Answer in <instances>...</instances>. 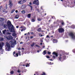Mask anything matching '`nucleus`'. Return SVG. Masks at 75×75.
<instances>
[{
	"mask_svg": "<svg viewBox=\"0 0 75 75\" xmlns=\"http://www.w3.org/2000/svg\"><path fill=\"white\" fill-rule=\"evenodd\" d=\"M7 24L8 25H5L4 26V28H7L8 27L9 31H10V32L15 33V31H14V26L13 25L11 24V22L8 21L7 22Z\"/></svg>",
	"mask_w": 75,
	"mask_h": 75,
	"instance_id": "f257e3e1",
	"label": "nucleus"
},
{
	"mask_svg": "<svg viewBox=\"0 0 75 75\" xmlns=\"http://www.w3.org/2000/svg\"><path fill=\"white\" fill-rule=\"evenodd\" d=\"M4 44L3 42H1L0 43V51L1 50V54H3V50L2 48H3V47L4 46Z\"/></svg>",
	"mask_w": 75,
	"mask_h": 75,
	"instance_id": "f03ea898",
	"label": "nucleus"
},
{
	"mask_svg": "<svg viewBox=\"0 0 75 75\" xmlns=\"http://www.w3.org/2000/svg\"><path fill=\"white\" fill-rule=\"evenodd\" d=\"M5 47L6 48V49L8 50H10V45L9 43L7 42L6 43V45H5Z\"/></svg>",
	"mask_w": 75,
	"mask_h": 75,
	"instance_id": "7ed1b4c3",
	"label": "nucleus"
},
{
	"mask_svg": "<svg viewBox=\"0 0 75 75\" xmlns=\"http://www.w3.org/2000/svg\"><path fill=\"white\" fill-rule=\"evenodd\" d=\"M69 35L71 36L72 39H75V33H70Z\"/></svg>",
	"mask_w": 75,
	"mask_h": 75,
	"instance_id": "20e7f679",
	"label": "nucleus"
},
{
	"mask_svg": "<svg viewBox=\"0 0 75 75\" xmlns=\"http://www.w3.org/2000/svg\"><path fill=\"white\" fill-rule=\"evenodd\" d=\"M25 2H26V0H21L18 1V4H23L24 3H25Z\"/></svg>",
	"mask_w": 75,
	"mask_h": 75,
	"instance_id": "39448f33",
	"label": "nucleus"
},
{
	"mask_svg": "<svg viewBox=\"0 0 75 75\" xmlns=\"http://www.w3.org/2000/svg\"><path fill=\"white\" fill-rule=\"evenodd\" d=\"M34 4L36 5H39V1L38 0H35L33 3Z\"/></svg>",
	"mask_w": 75,
	"mask_h": 75,
	"instance_id": "423d86ee",
	"label": "nucleus"
},
{
	"mask_svg": "<svg viewBox=\"0 0 75 75\" xmlns=\"http://www.w3.org/2000/svg\"><path fill=\"white\" fill-rule=\"evenodd\" d=\"M58 31L59 33H62L64 31V29L62 28H59L58 29Z\"/></svg>",
	"mask_w": 75,
	"mask_h": 75,
	"instance_id": "0eeeda50",
	"label": "nucleus"
},
{
	"mask_svg": "<svg viewBox=\"0 0 75 75\" xmlns=\"http://www.w3.org/2000/svg\"><path fill=\"white\" fill-rule=\"evenodd\" d=\"M20 28H22V29L21 30V31H24L26 30V28L24 27L23 26H21L20 27Z\"/></svg>",
	"mask_w": 75,
	"mask_h": 75,
	"instance_id": "6e6552de",
	"label": "nucleus"
},
{
	"mask_svg": "<svg viewBox=\"0 0 75 75\" xmlns=\"http://www.w3.org/2000/svg\"><path fill=\"white\" fill-rule=\"evenodd\" d=\"M6 38L7 40H11L13 39V37H12L11 36L9 35V36H8L7 37H6Z\"/></svg>",
	"mask_w": 75,
	"mask_h": 75,
	"instance_id": "1a4fd4ad",
	"label": "nucleus"
},
{
	"mask_svg": "<svg viewBox=\"0 0 75 75\" xmlns=\"http://www.w3.org/2000/svg\"><path fill=\"white\" fill-rule=\"evenodd\" d=\"M9 43L11 44V47L14 46V42L13 41H11Z\"/></svg>",
	"mask_w": 75,
	"mask_h": 75,
	"instance_id": "9d476101",
	"label": "nucleus"
},
{
	"mask_svg": "<svg viewBox=\"0 0 75 75\" xmlns=\"http://www.w3.org/2000/svg\"><path fill=\"white\" fill-rule=\"evenodd\" d=\"M9 7L10 8H11V7H12V1H11L10 0H9Z\"/></svg>",
	"mask_w": 75,
	"mask_h": 75,
	"instance_id": "9b49d317",
	"label": "nucleus"
},
{
	"mask_svg": "<svg viewBox=\"0 0 75 75\" xmlns=\"http://www.w3.org/2000/svg\"><path fill=\"white\" fill-rule=\"evenodd\" d=\"M38 32H44V31L41 30V28H38L37 30Z\"/></svg>",
	"mask_w": 75,
	"mask_h": 75,
	"instance_id": "f8f14e48",
	"label": "nucleus"
},
{
	"mask_svg": "<svg viewBox=\"0 0 75 75\" xmlns=\"http://www.w3.org/2000/svg\"><path fill=\"white\" fill-rule=\"evenodd\" d=\"M22 9H24L26 8V6L25 5H23L21 7Z\"/></svg>",
	"mask_w": 75,
	"mask_h": 75,
	"instance_id": "ddd939ff",
	"label": "nucleus"
},
{
	"mask_svg": "<svg viewBox=\"0 0 75 75\" xmlns=\"http://www.w3.org/2000/svg\"><path fill=\"white\" fill-rule=\"evenodd\" d=\"M53 43H57L58 42V40L56 39H53Z\"/></svg>",
	"mask_w": 75,
	"mask_h": 75,
	"instance_id": "4468645a",
	"label": "nucleus"
},
{
	"mask_svg": "<svg viewBox=\"0 0 75 75\" xmlns=\"http://www.w3.org/2000/svg\"><path fill=\"white\" fill-rule=\"evenodd\" d=\"M19 17V15H16L15 16V18H16V19H18V18Z\"/></svg>",
	"mask_w": 75,
	"mask_h": 75,
	"instance_id": "2eb2a0df",
	"label": "nucleus"
},
{
	"mask_svg": "<svg viewBox=\"0 0 75 75\" xmlns=\"http://www.w3.org/2000/svg\"><path fill=\"white\" fill-rule=\"evenodd\" d=\"M53 54L55 55L56 57H58V54H57V53H56L55 52H53Z\"/></svg>",
	"mask_w": 75,
	"mask_h": 75,
	"instance_id": "dca6fc26",
	"label": "nucleus"
},
{
	"mask_svg": "<svg viewBox=\"0 0 75 75\" xmlns=\"http://www.w3.org/2000/svg\"><path fill=\"white\" fill-rule=\"evenodd\" d=\"M6 29H5L3 31V34H6Z\"/></svg>",
	"mask_w": 75,
	"mask_h": 75,
	"instance_id": "f3484780",
	"label": "nucleus"
},
{
	"mask_svg": "<svg viewBox=\"0 0 75 75\" xmlns=\"http://www.w3.org/2000/svg\"><path fill=\"white\" fill-rule=\"evenodd\" d=\"M4 21V18H0V21Z\"/></svg>",
	"mask_w": 75,
	"mask_h": 75,
	"instance_id": "a211bd4d",
	"label": "nucleus"
},
{
	"mask_svg": "<svg viewBox=\"0 0 75 75\" xmlns=\"http://www.w3.org/2000/svg\"><path fill=\"white\" fill-rule=\"evenodd\" d=\"M12 35H13L14 37H15V36H16V35H17V34H16V33H12Z\"/></svg>",
	"mask_w": 75,
	"mask_h": 75,
	"instance_id": "6ab92c4d",
	"label": "nucleus"
},
{
	"mask_svg": "<svg viewBox=\"0 0 75 75\" xmlns=\"http://www.w3.org/2000/svg\"><path fill=\"white\" fill-rule=\"evenodd\" d=\"M42 54H43V55H45L47 54V52H46V50H44L43 51V53H42Z\"/></svg>",
	"mask_w": 75,
	"mask_h": 75,
	"instance_id": "aec40b11",
	"label": "nucleus"
},
{
	"mask_svg": "<svg viewBox=\"0 0 75 75\" xmlns=\"http://www.w3.org/2000/svg\"><path fill=\"white\" fill-rule=\"evenodd\" d=\"M30 17H31V14H28V18H30Z\"/></svg>",
	"mask_w": 75,
	"mask_h": 75,
	"instance_id": "412c9836",
	"label": "nucleus"
},
{
	"mask_svg": "<svg viewBox=\"0 0 75 75\" xmlns=\"http://www.w3.org/2000/svg\"><path fill=\"white\" fill-rule=\"evenodd\" d=\"M3 11L4 13H7V11H6V10L4 9H3Z\"/></svg>",
	"mask_w": 75,
	"mask_h": 75,
	"instance_id": "4be33fe9",
	"label": "nucleus"
},
{
	"mask_svg": "<svg viewBox=\"0 0 75 75\" xmlns=\"http://www.w3.org/2000/svg\"><path fill=\"white\" fill-rule=\"evenodd\" d=\"M71 28H72L73 29H74V28H75V26L74 25H72L71 26Z\"/></svg>",
	"mask_w": 75,
	"mask_h": 75,
	"instance_id": "5701e85b",
	"label": "nucleus"
},
{
	"mask_svg": "<svg viewBox=\"0 0 75 75\" xmlns=\"http://www.w3.org/2000/svg\"><path fill=\"white\" fill-rule=\"evenodd\" d=\"M21 13L23 14H24L25 13V10H23L21 11Z\"/></svg>",
	"mask_w": 75,
	"mask_h": 75,
	"instance_id": "b1692460",
	"label": "nucleus"
},
{
	"mask_svg": "<svg viewBox=\"0 0 75 75\" xmlns=\"http://www.w3.org/2000/svg\"><path fill=\"white\" fill-rule=\"evenodd\" d=\"M35 45V43L33 42V44L31 45V47H34Z\"/></svg>",
	"mask_w": 75,
	"mask_h": 75,
	"instance_id": "393cba45",
	"label": "nucleus"
},
{
	"mask_svg": "<svg viewBox=\"0 0 75 75\" xmlns=\"http://www.w3.org/2000/svg\"><path fill=\"white\" fill-rule=\"evenodd\" d=\"M14 11H15V9H13L11 11V14H12V13H13Z\"/></svg>",
	"mask_w": 75,
	"mask_h": 75,
	"instance_id": "a878e982",
	"label": "nucleus"
},
{
	"mask_svg": "<svg viewBox=\"0 0 75 75\" xmlns=\"http://www.w3.org/2000/svg\"><path fill=\"white\" fill-rule=\"evenodd\" d=\"M61 24H62V25H64V23L63 21H62Z\"/></svg>",
	"mask_w": 75,
	"mask_h": 75,
	"instance_id": "bb28decb",
	"label": "nucleus"
},
{
	"mask_svg": "<svg viewBox=\"0 0 75 75\" xmlns=\"http://www.w3.org/2000/svg\"><path fill=\"white\" fill-rule=\"evenodd\" d=\"M4 39L3 38H0V41H3Z\"/></svg>",
	"mask_w": 75,
	"mask_h": 75,
	"instance_id": "cd10ccee",
	"label": "nucleus"
},
{
	"mask_svg": "<svg viewBox=\"0 0 75 75\" xmlns=\"http://www.w3.org/2000/svg\"><path fill=\"white\" fill-rule=\"evenodd\" d=\"M38 21H41V18H38Z\"/></svg>",
	"mask_w": 75,
	"mask_h": 75,
	"instance_id": "c85d7f7f",
	"label": "nucleus"
},
{
	"mask_svg": "<svg viewBox=\"0 0 75 75\" xmlns=\"http://www.w3.org/2000/svg\"><path fill=\"white\" fill-rule=\"evenodd\" d=\"M10 73L11 74H14V71H11Z\"/></svg>",
	"mask_w": 75,
	"mask_h": 75,
	"instance_id": "c756f323",
	"label": "nucleus"
},
{
	"mask_svg": "<svg viewBox=\"0 0 75 75\" xmlns=\"http://www.w3.org/2000/svg\"><path fill=\"white\" fill-rule=\"evenodd\" d=\"M6 34H8V35H11V33H9L8 32L6 33Z\"/></svg>",
	"mask_w": 75,
	"mask_h": 75,
	"instance_id": "7c9ffc66",
	"label": "nucleus"
},
{
	"mask_svg": "<svg viewBox=\"0 0 75 75\" xmlns=\"http://www.w3.org/2000/svg\"><path fill=\"white\" fill-rule=\"evenodd\" d=\"M35 46L36 47H38V48H40V46H38V45H36Z\"/></svg>",
	"mask_w": 75,
	"mask_h": 75,
	"instance_id": "2f4dec72",
	"label": "nucleus"
},
{
	"mask_svg": "<svg viewBox=\"0 0 75 75\" xmlns=\"http://www.w3.org/2000/svg\"><path fill=\"white\" fill-rule=\"evenodd\" d=\"M29 6H30L31 8V10H33V6L30 5H29Z\"/></svg>",
	"mask_w": 75,
	"mask_h": 75,
	"instance_id": "473e14b6",
	"label": "nucleus"
},
{
	"mask_svg": "<svg viewBox=\"0 0 75 75\" xmlns=\"http://www.w3.org/2000/svg\"><path fill=\"white\" fill-rule=\"evenodd\" d=\"M14 44H17V42H16V40H15L14 41Z\"/></svg>",
	"mask_w": 75,
	"mask_h": 75,
	"instance_id": "72a5a7b5",
	"label": "nucleus"
},
{
	"mask_svg": "<svg viewBox=\"0 0 75 75\" xmlns=\"http://www.w3.org/2000/svg\"><path fill=\"white\" fill-rule=\"evenodd\" d=\"M29 64H27L26 66V67H29Z\"/></svg>",
	"mask_w": 75,
	"mask_h": 75,
	"instance_id": "f704fd0d",
	"label": "nucleus"
},
{
	"mask_svg": "<svg viewBox=\"0 0 75 75\" xmlns=\"http://www.w3.org/2000/svg\"><path fill=\"white\" fill-rule=\"evenodd\" d=\"M47 54H49V55H50V54H51V52L48 51L47 52Z\"/></svg>",
	"mask_w": 75,
	"mask_h": 75,
	"instance_id": "c9c22d12",
	"label": "nucleus"
},
{
	"mask_svg": "<svg viewBox=\"0 0 75 75\" xmlns=\"http://www.w3.org/2000/svg\"><path fill=\"white\" fill-rule=\"evenodd\" d=\"M32 22H34V21H35V20H34V19H33L32 20Z\"/></svg>",
	"mask_w": 75,
	"mask_h": 75,
	"instance_id": "e433bc0d",
	"label": "nucleus"
},
{
	"mask_svg": "<svg viewBox=\"0 0 75 75\" xmlns=\"http://www.w3.org/2000/svg\"><path fill=\"white\" fill-rule=\"evenodd\" d=\"M21 53V52H20V51H18V54H20Z\"/></svg>",
	"mask_w": 75,
	"mask_h": 75,
	"instance_id": "4c0bfd02",
	"label": "nucleus"
},
{
	"mask_svg": "<svg viewBox=\"0 0 75 75\" xmlns=\"http://www.w3.org/2000/svg\"><path fill=\"white\" fill-rule=\"evenodd\" d=\"M46 58H50V56H46Z\"/></svg>",
	"mask_w": 75,
	"mask_h": 75,
	"instance_id": "58836bf2",
	"label": "nucleus"
},
{
	"mask_svg": "<svg viewBox=\"0 0 75 75\" xmlns=\"http://www.w3.org/2000/svg\"><path fill=\"white\" fill-rule=\"evenodd\" d=\"M42 75H45V72H43V74Z\"/></svg>",
	"mask_w": 75,
	"mask_h": 75,
	"instance_id": "ea45409f",
	"label": "nucleus"
},
{
	"mask_svg": "<svg viewBox=\"0 0 75 75\" xmlns=\"http://www.w3.org/2000/svg\"><path fill=\"white\" fill-rule=\"evenodd\" d=\"M55 18V17L54 16H53L52 17V18Z\"/></svg>",
	"mask_w": 75,
	"mask_h": 75,
	"instance_id": "a19ab883",
	"label": "nucleus"
},
{
	"mask_svg": "<svg viewBox=\"0 0 75 75\" xmlns=\"http://www.w3.org/2000/svg\"><path fill=\"white\" fill-rule=\"evenodd\" d=\"M15 12H16V13H18V10H16L15 11Z\"/></svg>",
	"mask_w": 75,
	"mask_h": 75,
	"instance_id": "79ce46f5",
	"label": "nucleus"
},
{
	"mask_svg": "<svg viewBox=\"0 0 75 75\" xmlns=\"http://www.w3.org/2000/svg\"><path fill=\"white\" fill-rule=\"evenodd\" d=\"M18 53H16V55L17 57H18Z\"/></svg>",
	"mask_w": 75,
	"mask_h": 75,
	"instance_id": "37998d69",
	"label": "nucleus"
},
{
	"mask_svg": "<svg viewBox=\"0 0 75 75\" xmlns=\"http://www.w3.org/2000/svg\"><path fill=\"white\" fill-rule=\"evenodd\" d=\"M53 58H55V56H53Z\"/></svg>",
	"mask_w": 75,
	"mask_h": 75,
	"instance_id": "c03bdc74",
	"label": "nucleus"
},
{
	"mask_svg": "<svg viewBox=\"0 0 75 75\" xmlns=\"http://www.w3.org/2000/svg\"><path fill=\"white\" fill-rule=\"evenodd\" d=\"M20 72V71L19 70H18V72L19 73V72Z\"/></svg>",
	"mask_w": 75,
	"mask_h": 75,
	"instance_id": "a18cd8bd",
	"label": "nucleus"
},
{
	"mask_svg": "<svg viewBox=\"0 0 75 75\" xmlns=\"http://www.w3.org/2000/svg\"><path fill=\"white\" fill-rule=\"evenodd\" d=\"M2 7V6H0V10H1V8Z\"/></svg>",
	"mask_w": 75,
	"mask_h": 75,
	"instance_id": "49530a36",
	"label": "nucleus"
},
{
	"mask_svg": "<svg viewBox=\"0 0 75 75\" xmlns=\"http://www.w3.org/2000/svg\"><path fill=\"white\" fill-rule=\"evenodd\" d=\"M40 42H43V40H40Z\"/></svg>",
	"mask_w": 75,
	"mask_h": 75,
	"instance_id": "de8ad7c7",
	"label": "nucleus"
},
{
	"mask_svg": "<svg viewBox=\"0 0 75 75\" xmlns=\"http://www.w3.org/2000/svg\"><path fill=\"white\" fill-rule=\"evenodd\" d=\"M5 8L6 9H7V5H6V7H5Z\"/></svg>",
	"mask_w": 75,
	"mask_h": 75,
	"instance_id": "09e8293b",
	"label": "nucleus"
},
{
	"mask_svg": "<svg viewBox=\"0 0 75 75\" xmlns=\"http://www.w3.org/2000/svg\"><path fill=\"white\" fill-rule=\"evenodd\" d=\"M59 60H60H60L61 59V57H59Z\"/></svg>",
	"mask_w": 75,
	"mask_h": 75,
	"instance_id": "8fccbe9b",
	"label": "nucleus"
},
{
	"mask_svg": "<svg viewBox=\"0 0 75 75\" xmlns=\"http://www.w3.org/2000/svg\"><path fill=\"white\" fill-rule=\"evenodd\" d=\"M46 38H49V36L48 35H47L46 36Z\"/></svg>",
	"mask_w": 75,
	"mask_h": 75,
	"instance_id": "3c124183",
	"label": "nucleus"
},
{
	"mask_svg": "<svg viewBox=\"0 0 75 75\" xmlns=\"http://www.w3.org/2000/svg\"><path fill=\"white\" fill-rule=\"evenodd\" d=\"M13 55H14V54H15V52H13Z\"/></svg>",
	"mask_w": 75,
	"mask_h": 75,
	"instance_id": "603ef678",
	"label": "nucleus"
},
{
	"mask_svg": "<svg viewBox=\"0 0 75 75\" xmlns=\"http://www.w3.org/2000/svg\"><path fill=\"white\" fill-rule=\"evenodd\" d=\"M21 50V48H18V50Z\"/></svg>",
	"mask_w": 75,
	"mask_h": 75,
	"instance_id": "864d4df0",
	"label": "nucleus"
},
{
	"mask_svg": "<svg viewBox=\"0 0 75 75\" xmlns=\"http://www.w3.org/2000/svg\"><path fill=\"white\" fill-rule=\"evenodd\" d=\"M75 49H74L73 50V52L75 53Z\"/></svg>",
	"mask_w": 75,
	"mask_h": 75,
	"instance_id": "5fc2aeb1",
	"label": "nucleus"
},
{
	"mask_svg": "<svg viewBox=\"0 0 75 75\" xmlns=\"http://www.w3.org/2000/svg\"><path fill=\"white\" fill-rule=\"evenodd\" d=\"M20 44H23V42H21L20 43Z\"/></svg>",
	"mask_w": 75,
	"mask_h": 75,
	"instance_id": "6e6d98bb",
	"label": "nucleus"
},
{
	"mask_svg": "<svg viewBox=\"0 0 75 75\" xmlns=\"http://www.w3.org/2000/svg\"><path fill=\"white\" fill-rule=\"evenodd\" d=\"M16 28H18V26H16Z\"/></svg>",
	"mask_w": 75,
	"mask_h": 75,
	"instance_id": "4d7b16f0",
	"label": "nucleus"
},
{
	"mask_svg": "<svg viewBox=\"0 0 75 75\" xmlns=\"http://www.w3.org/2000/svg\"><path fill=\"white\" fill-rule=\"evenodd\" d=\"M33 38V36H31L30 37V38Z\"/></svg>",
	"mask_w": 75,
	"mask_h": 75,
	"instance_id": "13d9d810",
	"label": "nucleus"
},
{
	"mask_svg": "<svg viewBox=\"0 0 75 75\" xmlns=\"http://www.w3.org/2000/svg\"><path fill=\"white\" fill-rule=\"evenodd\" d=\"M29 4H30V5H31V3L30 2V3H29Z\"/></svg>",
	"mask_w": 75,
	"mask_h": 75,
	"instance_id": "bf43d9fd",
	"label": "nucleus"
},
{
	"mask_svg": "<svg viewBox=\"0 0 75 75\" xmlns=\"http://www.w3.org/2000/svg\"><path fill=\"white\" fill-rule=\"evenodd\" d=\"M49 60H50V61H53V60H52V59H49Z\"/></svg>",
	"mask_w": 75,
	"mask_h": 75,
	"instance_id": "052dcab7",
	"label": "nucleus"
},
{
	"mask_svg": "<svg viewBox=\"0 0 75 75\" xmlns=\"http://www.w3.org/2000/svg\"><path fill=\"white\" fill-rule=\"evenodd\" d=\"M30 34H33V32H31L30 33Z\"/></svg>",
	"mask_w": 75,
	"mask_h": 75,
	"instance_id": "680f3d73",
	"label": "nucleus"
},
{
	"mask_svg": "<svg viewBox=\"0 0 75 75\" xmlns=\"http://www.w3.org/2000/svg\"><path fill=\"white\" fill-rule=\"evenodd\" d=\"M43 48H45V46H44L43 47H42Z\"/></svg>",
	"mask_w": 75,
	"mask_h": 75,
	"instance_id": "e2e57ef3",
	"label": "nucleus"
},
{
	"mask_svg": "<svg viewBox=\"0 0 75 75\" xmlns=\"http://www.w3.org/2000/svg\"><path fill=\"white\" fill-rule=\"evenodd\" d=\"M37 52H39L40 51H39V50H38V51H37Z\"/></svg>",
	"mask_w": 75,
	"mask_h": 75,
	"instance_id": "0e129e2a",
	"label": "nucleus"
},
{
	"mask_svg": "<svg viewBox=\"0 0 75 75\" xmlns=\"http://www.w3.org/2000/svg\"><path fill=\"white\" fill-rule=\"evenodd\" d=\"M40 44V45H42V43H41Z\"/></svg>",
	"mask_w": 75,
	"mask_h": 75,
	"instance_id": "69168bd1",
	"label": "nucleus"
},
{
	"mask_svg": "<svg viewBox=\"0 0 75 75\" xmlns=\"http://www.w3.org/2000/svg\"><path fill=\"white\" fill-rule=\"evenodd\" d=\"M22 50H24V48H22Z\"/></svg>",
	"mask_w": 75,
	"mask_h": 75,
	"instance_id": "338daca9",
	"label": "nucleus"
},
{
	"mask_svg": "<svg viewBox=\"0 0 75 75\" xmlns=\"http://www.w3.org/2000/svg\"><path fill=\"white\" fill-rule=\"evenodd\" d=\"M23 67H25V65H24V64H23Z\"/></svg>",
	"mask_w": 75,
	"mask_h": 75,
	"instance_id": "774afa93",
	"label": "nucleus"
}]
</instances>
